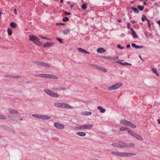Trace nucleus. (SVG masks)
<instances>
[{
  "label": "nucleus",
  "instance_id": "20e7f679",
  "mask_svg": "<svg viewBox=\"0 0 160 160\" xmlns=\"http://www.w3.org/2000/svg\"><path fill=\"white\" fill-rule=\"evenodd\" d=\"M93 127L92 124H85L82 126H80L77 127L78 130L89 129L92 128Z\"/></svg>",
  "mask_w": 160,
  "mask_h": 160
},
{
  "label": "nucleus",
  "instance_id": "72a5a7b5",
  "mask_svg": "<svg viewBox=\"0 0 160 160\" xmlns=\"http://www.w3.org/2000/svg\"><path fill=\"white\" fill-rule=\"evenodd\" d=\"M102 58L106 59L108 60H112V57H105L104 56H103L102 57Z\"/></svg>",
  "mask_w": 160,
  "mask_h": 160
},
{
  "label": "nucleus",
  "instance_id": "69168bd1",
  "mask_svg": "<svg viewBox=\"0 0 160 160\" xmlns=\"http://www.w3.org/2000/svg\"><path fill=\"white\" fill-rule=\"evenodd\" d=\"M74 6L73 4H72L70 5V7L71 8H72Z\"/></svg>",
  "mask_w": 160,
  "mask_h": 160
},
{
  "label": "nucleus",
  "instance_id": "1a4fd4ad",
  "mask_svg": "<svg viewBox=\"0 0 160 160\" xmlns=\"http://www.w3.org/2000/svg\"><path fill=\"white\" fill-rule=\"evenodd\" d=\"M73 107L65 103H61V108H63L72 109Z\"/></svg>",
  "mask_w": 160,
  "mask_h": 160
},
{
  "label": "nucleus",
  "instance_id": "7c9ffc66",
  "mask_svg": "<svg viewBox=\"0 0 160 160\" xmlns=\"http://www.w3.org/2000/svg\"><path fill=\"white\" fill-rule=\"evenodd\" d=\"M130 123H129L128 126H130L131 128H136V126L134 124L130 122Z\"/></svg>",
  "mask_w": 160,
  "mask_h": 160
},
{
  "label": "nucleus",
  "instance_id": "a19ab883",
  "mask_svg": "<svg viewBox=\"0 0 160 160\" xmlns=\"http://www.w3.org/2000/svg\"><path fill=\"white\" fill-rule=\"evenodd\" d=\"M82 8L83 9H85L87 8L86 5L85 4H82Z\"/></svg>",
  "mask_w": 160,
  "mask_h": 160
},
{
  "label": "nucleus",
  "instance_id": "49530a36",
  "mask_svg": "<svg viewBox=\"0 0 160 160\" xmlns=\"http://www.w3.org/2000/svg\"><path fill=\"white\" fill-rule=\"evenodd\" d=\"M132 64L130 63H128L127 62H124V65H131Z\"/></svg>",
  "mask_w": 160,
  "mask_h": 160
},
{
  "label": "nucleus",
  "instance_id": "052dcab7",
  "mask_svg": "<svg viewBox=\"0 0 160 160\" xmlns=\"http://www.w3.org/2000/svg\"><path fill=\"white\" fill-rule=\"evenodd\" d=\"M130 47V45L129 44H128L126 46V48H129V47Z\"/></svg>",
  "mask_w": 160,
  "mask_h": 160
},
{
  "label": "nucleus",
  "instance_id": "3c124183",
  "mask_svg": "<svg viewBox=\"0 0 160 160\" xmlns=\"http://www.w3.org/2000/svg\"><path fill=\"white\" fill-rule=\"evenodd\" d=\"M152 70L154 73H156L157 72V70L155 68H152Z\"/></svg>",
  "mask_w": 160,
  "mask_h": 160
},
{
  "label": "nucleus",
  "instance_id": "13d9d810",
  "mask_svg": "<svg viewBox=\"0 0 160 160\" xmlns=\"http://www.w3.org/2000/svg\"><path fill=\"white\" fill-rule=\"evenodd\" d=\"M14 12L15 14H17V12L16 9H14Z\"/></svg>",
  "mask_w": 160,
  "mask_h": 160
},
{
  "label": "nucleus",
  "instance_id": "a18cd8bd",
  "mask_svg": "<svg viewBox=\"0 0 160 160\" xmlns=\"http://www.w3.org/2000/svg\"><path fill=\"white\" fill-rule=\"evenodd\" d=\"M112 59H116L118 60H119L118 59V57H113L112 58Z\"/></svg>",
  "mask_w": 160,
  "mask_h": 160
},
{
  "label": "nucleus",
  "instance_id": "412c9836",
  "mask_svg": "<svg viewBox=\"0 0 160 160\" xmlns=\"http://www.w3.org/2000/svg\"><path fill=\"white\" fill-rule=\"evenodd\" d=\"M76 134L81 137H83L86 135V134L84 132H78Z\"/></svg>",
  "mask_w": 160,
  "mask_h": 160
},
{
  "label": "nucleus",
  "instance_id": "bb28decb",
  "mask_svg": "<svg viewBox=\"0 0 160 160\" xmlns=\"http://www.w3.org/2000/svg\"><path fill=\"white\" fill-rule=\"evenodd\" d=\"M82 114L85 116L90 115L92 114V112H90L85 111L83 112Z\"/></svg>",
  "mask_w": 160,
  "mask_h": 160
},
{
  "label": "nucleus",
  "instance_id": "a878e982",
  "mask_svg": "<svg viewBox=\"0 0 160 160\" xmlns=\"http://www.w3.org/2000/svg\"><path fill=\"white\" fill-rule=\"evenodd\" d=\"M8 118L11 121H16V118L15 116H8Z\"/></svg>",
  "mask_w": 160,
  "mask_h": 160
},
{
  "label": "nucleus",
  "instance_id": "f3484780",
  "mask_svg": "<svg viewBox=\"0 0 160 160\" xmlns=\"http://www.w3.org/2000/svg\"><path fill=\"white\" fill-rule=\"evenodd\" d=\"M29 40L33 42L37 38V37H35V36L30 35L29 36Z\"/></svg>",
  "mask_w": 160,
  "mask_h": 160
},
{
  "label": "nucleus",
  "instance_id": "4d7b16f0",
  "mask_svg": "<svg viewBox=\"0 0 160 160\" xmlns=\"http://www.w3.org/2000/svg\"><path fill=\"white\" fill-rule=\"evenodd\" d=\"M41 75H42V74H37L36 75V76L37 77H41V76H42Z\"/></svg>",
  "mask_w": 160,
  "mask_h": 160
},
{
  "label": "nucleus",
  "instance_id": "f257e3e1",
  "mask_svg": "<svg viewBox=\"0 0 160 160\" xmlns=\"http://www.w3.org/2000/svg\"><path fill=\"white\" fill-rule=\"evenodd\" d=\"M111 153L115 156L123 157H130L136 155V154L133 153L119 152L117 151H112Z\"/></svg>",
  "mask_w": 160,
  "mask_h": 160
},
{
  "label": "nucleus",
  "instance_id": "2f4dec72",
  "mask_svg": "<svg viewBox=\"0 0 160 160\" xmlns=\"http://www.w3.org/2000/svg\"><path fill=\"white\" fill-rule=\"evenodd\" d=\"M10 26L13 28H15L17 26L16 23L14 22H12L10 24Z\"/></svg>",
  "mask_w": 160,
  "mask_h": 160
},
{
  "label": "nucleus",
  "instance_id": "4be33fe9",
  "mask_svg": "<svg viewBox=\"0 0 160 160\" xmlns=\"http://www.w3.org/2000/svg\"><path fill=\"white\" fill-rule=\"evenodd\" d=\"M32 116V117L37 118L41 119L42 115L38 114H33Z\"/></svg>",
  "mask_w": 160,
  "mask_h": 160
},
{
  "label": "nucleus",
  "instance_id": "c756f323",
  "mask_svg": "<svg viewBox=\"0 0 160 160\" xmlns=\"http://www.w3.org/2000/svg\"><path fill=\"white\" fill-rule=\"evenodd\" d=\"M131 9L133 10L134 12L135 13H138L139 12V11L136 8H134L133 7H131Z\"/></svg>",
  "mask_w": 160,
  "mask_h": 160
},
{
  "label": "nucleus",
  "instance_id": "cd10ccee",
  "mask_svg": "<svg viewBox=\"0 0 160 160\" xmlns=\"http://www.w3.org/2000/svg\"><path fill=\"white\" fill-rule=\"evenodd\" d=\"M61 103L58 102H55L54 104V105L55 106L59 108H61Z\"/></svg>",
  "mask_w": 160,
  "mask_h": 160
},
{
  "label": "nucleus",
  "instance_id": "e2e57ef3",
  "mask_svg": "<svg viewBox=\"0 0 160 160\" xmlns=\"http://www.w3.org/2000/svg\"><path fill=\"white\" fill-rule=\"evenodd\" d=\"M21 76H17L16 77H14V78H21Z\"/></svg>",
  "mask_w": 160,
  "mask_h": 160
},
{
  "label": "nucleus",
  "instance_id": "864d4df0",
  "mask_svg": "<svg viewBox=\"0 0 160 160\" xmlns=\"http://www.w3.org/2000/svg\"><path fill=\"white\" fill-rule=\"evenodd\" d=\"M116 62L117 63H119L121 65H124V62H119V61H116Z\"/></svg>",
  "mask_w": 160,
  "mask_h": 160
},
{
  "label": "nucleus",
  "instance_id": "0e129e2a",
  "mask_svg": "<svg viewBox=\"0 0 160 160\" xmlns=\"http://www.w3.org/2000/svg\"><path fill=\"white\" fill-rule=\"evenodd\" d=\"M146 20L148 22V23H150V20L148 19H146Z\"/></svg>",
  "mask_w": 160,
  "mask_h": 160
},
{
  "label": "nucleus",
  "instance_id": "774afa93",
  "mask_svg": "<svg viewBox=\"0 0 160 160\" xmlns=\"http://www.w3.org/2000/svg\"><path fill=\"white\" fill-rule=\"evenodd\" d=\"M158 124H160V119L158 120Z\"/></svg>",
  "mask_w": 160,
  "mask_h": 160
},
{
  "label": "nucleus",
  "instance_id": "c85d7f7f",
  "mask_svg": "<svg viewBox=\"0 0 160 160\" xmlns=\"http://www.w3.org/2000/svg\"><path fill=\"white\" fill-rule=\"evenodd\" d=\"M7 118V117L2 114H0V119L5 120Z\"/></svg>",
  "mask_w": 160,
  "mask_h": 160
},
{
  "label": "nucleus",
  "instance_id": "f03ea898",
  "mask_svg": "<svg viewBox=\"0 0 160 160\" xmlns=\"http://www.w3.org/2000/svg\"><path fill=\"white\" fill-rule=\"evenodd\" d=\"M112 145L113 147L120 148H126V143L122 141L119 142L118 143H113Z\"/></svg>",
  "mask_w": 160,
  "mask_h": 160
},
{
  "label": "nucleus",
  "instance_id": "4468645a",
  "mask_svg": "<svg viewBox=\"0 0 160 160\" xmlns=\"http://www.w3.org/2000/svg\"><path fill=\"white\" fill-rule=\"evenodd\" d=\"M54 44V43L53 42H47L43 45V47L44 48L51 47Z\"/></svg>",
  "mask_w": 160,
  "mask_h": 160
},
{
  "label": "nucleus",
  "instance_id": "393cba45",
  "mask_svg": "<svg viewBox=\"0 0 160 160\" xmlns=\"http://www.w3.org/2000/svg\"><path fill=\"white\" fill-rule=\"evenodd\" d=\"M128 132L131 136L133 137H134L136 134L135 132L129 129H128Z\"/></svg>",
  "mask_w": 160,
  "mask_h": 160
},
{
  "label": "nucleus",
  "instance_id": "423d86ee",
  "mask_svg": "<svg viewBox=\"0 0 160 160\" xmlns=\"http://www.w3.org/2000/svg\"><path fill=\"white\" fill-rule=\"evenodd\" d=\"M122 85V84L121 83H116L112 85L110 87L107 88V89L109 90H112L119 88Z\"/></svg>",
  "mask_w": 160,
  "mask_h": 160
},
{
  "label": "nucleus",
  "instance_id": "ea45409f",
  "mask_svg": "<svg viewBox=\"0 0 160 160\" xmlns=\"http://www.w3.org/2000/svg\"><path fill=\"white\" fill-rule=\"evenodd\" d=\"M68 20H69V18L67 17H66L64 18H63V19H62V20L64 22H67V21H68Z\"/></svg>",
  "mask_w": 160,
  "mask_h": 160
},
{
  "label": "nucleus",
  "instance_id": "0eeeda50",
  "mask_svg": "<svg viewBox=\"0 0 160 160\" xmlns=\"http://www.w3.org/2000/svg\"><path fill=\"white\" fill-rule=\"evenodd\" d=\"M41 77L49 79L53 78L57 79H58V77L55 75L52 74H42Z\"/></svg>",
  "mask_w": 160,
  "mask_h": 160
},
{
  "label": "nucleus",
  "instance_id": "37998d69",
  "mask_svg": "<svg viewBox=\"0 0 160 160\" xmlns=\"http://www.w3.org/2000/svg\"><path fill=\"white\" fill-rule=\"evenodd\" d=\"M117 47L121 49H122L124 48V47H121L120 45H117Z\"/></svg>",
  "mask_w": 160,
  "mask_h": 160
},
{
  "label": "nucleus",
  "instance_id": "9d476101",
  "mask_svg": "<svg viewBox=\"0 0 160 160\" xmlns=\"http://www.w3.org/2000/svg\"><path fill=\"white\" fill-rule=\"evenodd\" d=\"M8 110L9 113L11 114H18L19 113V112L16 109L8 108Z\"/></svg>",
  "mask_w": 160,
  "mask_h": 160
},
{
  "label": "nucleus",
  "instance_id": "6e6d98bb",
  "mask_svg": "<svg viewBox=\"0 0 160 160\" xmlns=\"http://www.w3.org/2000/svg\"><path fill=\"white\" fill-rule=\"evenodd\" d=\"M64 13L65 14V15H70V12H65Z\"/></svg>",
  "mask_w": 160,
  "mask_h": 160
},
{
  "label": "nucleus",
  "instance_id": "c03bdc74",
  "mask_svg": "<svg viewBox=\"0 0 160 160\" xmlns=\"http://www.w3.org/2000/svg\"><path fill=\"white\" fill-rule=\"evenodd\" d=\"M39 37L41 38H42L43 39H46L47 40H50V39H49V38H48L46 37H42L40 36H39Z\"/></svg>",
  "mask_w": 160,
  "mask_h": 160
},
{
  "label": "nucleus",
  "instance_id": "6ab92c4d",
  "mask_svg": "<svg viewBox=\"0 0 160 160\" xmlns=\"http://www.w3.org/2000/svg\"><path fill=\"white\" fill-rule=\"evenodd\" d=\"M134 137L138 140H143V138L141 136L137 134L136 133Z\"/></svg>",
  "mask_w": 160,
  "mask_h": 160
},
{
  "label": "nucleus",
  "instance_id": "aec40b11",
  "mask_svg": "<svg viewBox=\"0 0 160 160\" xmlns=\"http://www.w3.org/2000/svg\"><path fill=\"white\" fill-rule=\"evenodd\" d=\"M51 118V117L48 115H42L41 119L43 120H49Z\"/></svg>",
  "mask_w": 160,
  "mask_h": 160
},
{
  "label": "nucleus",
  "instance_id": "58836bf2",
  "mask_svg": "<svg viewBox=\"0 0 160 160\" xmlns=\"http://www.w3.org/2000/svg\"><path fill=\"white\" fill-rule=\"evenodd\" d=\"M56 39L57 40L58 42L61 43H63V41L61 38H56Z\"/></svg>",
  "mask_w": 160,
  "mask_h": 160
},
{
  "label": "nucleus",
  "instance_id": "9b49d317",
  "mask_svg": "<svg viewBox=\"0 0 160 160\" xmlns=\"http://www.w3.org/2000/svg\"><path fill=\"white\" fill-rule=\"evenodd\" d=\"M95 68L104 72H106L107 71V69L105 68L104 67L99 66L97 65H95Z\"/></svg>",
  "mask_w": 160,
  "mask_h": 160
},
{
  "label": "nucleus",
  "instance_id": "dca6fc26",
  "mask_svg": "<svg viewBox=\"0 0 160 160\" xmlns=\"http://www.w3.org/2000/svg\"><path fill=\"white\" fill-rule=\"evenodd\" d=\"M33 42L38 46H41L42 44V42L39 41V39L38 38Z\"/></svg>",
  "mask_w": 160,
  "mask_h": 160
},
{
  "label": "nucleus",
  "instance_id": "f704fd0d",
  "mask_svg": "<svg viewBox=\"0 0 160 160\" xmlns=\"http://www.w3.org/2000/svg\"><path fill=\"white\" fill-rule=\"evenodd\" d=\"M7 31L8 34L9 35H11L12 34V31L11 29L9 28H8Z\"/></svg>",
  "mask_w": 160,
  "mask_h": 160
},
{
  "label": "nucleus",
  "instance_id": "8fccbe9b",
  "mask_svg": "<svg viewBox=\"0 0 160 160\" xmlns=\"http://www.w3.org/2000/svg\"><path fill=\"white\" fill-rule=\"evenodd\" d=\"M64 24H65L64 23H56V25H57V26H58V25H64Z\"/></svg>",
  "mask_w": 160,
  "mask_h": 160
},
{
  "label": "nucleus",
  "instance_id": "79ce46f5",
  "mask_svg": "<svg viewBox=\"0 0 160 160\" xmlns=\"http://www.w3.org/2000/svg\"><path fill=\"white\" fill-rule=\"evenodd\" d=\"M147 18L145 16L143 15L142 17V21H144L145 20H146Z\"/></svg>",
  "mask_w": 160,
  "mask_h": 160
},
{
  "label": "nucleus",
  "instance_id": "a211bd4d",
  "mask_svg": "<svg viewBox=\"0 0 160 160\" xmlns=\"http://www.w3.org/2000/svg\"><path fill=\"white\" fill-rule=\"evenodd\" d=\"M135 146V143H126V148L129 147H134Z\"/></svg>",
  "mask_w": 160,
  "mask_h": 160
},
{
  "label": "nucleus",
  "instance_id": "2eb2a0df",
  "mask_svg": "<svg viewBox=\"0 0 160 160\" xmlns=\"http://www.w3.org/2000/svg\"><path fill=\"white\" fill-rule=\"evenodd\" d=\"M130 30L131 31V34L133 36V38H138V35L135 31L133 30V28H131Z\"/></svg>",
  "mask_w": 160,
  "mask_h": 160
},
{
  "label": "nucleus",
  "instance_id": "09e8293b",
  "mask_svg": "<svg viewBox=\"0 0 160 160\" xmlns=\"http://www.w3.org/2000/svg\"><path fill=\"white\" fill-rule=\"evenodd\" d=\"M143 46H137L136 49L142 48H143Z\"/></svg>",
  "mask_w": 160,
  "mask_h": 160
},
{
  "label": "nucleus",
  "instance_id": "603ef678",
  "mask_svg": "<svg viewBox=\"0 0 160 160\" xmlns=\"http://www.w3.org/2000/svg\"><path fill=\"white\" fill-rule=\"evenodd\" d=\"M53 90L54 91H59V87H58L57 88H55L53 89Z\"/></svg>",
  "mask_w": 160,
  "mask_h": 160
},
{
  "label": "nucleus",
  "instance_id": "39448f33",
  "mask_svg": "<svg viewBox=\"0 0 160 160\" xmlns=\"http://www.w3.org/2000/svg\"><path fill=\"white\" fill-rule=\"evenodd\" d=\"M34 63L36 65L41 67L45 68H50L51 67L50 64L44 62L36 61Z\"/></svg>",
  "mask_w": 160,
  "mask_h": 160
},
{
  "label": "nucleus",
  "instance_id": "b1692460",
  "mask_svg": "<svg viewBox=\"0 0 160 160\" xmlns=\"http://www.w3.org/2000/svg\"><path fill=\"white\" fill-rule=\"evenodd\" d=\"M98 109L100 110V112L101 113H104L106 111V110L104 108H102L100 106H98Z\"/></svg>",
  "mask_w": 160,
  "mask_h": 160
},
{
  "label": "nucleus",
  "instance_id": "e433bc0d",
  "mask_svg": "<svg viewBox=\"0 0 160 160\" xmlns=\"http://www.w3.org/2000/svg\"><path fill=\"white\" fill-rule=\"evenodd\" d=\"M59 91L60 90H62V91H65L66 90V88L64 87H59Z\"/></svg>",
  "mask_w": 160,
  "mask_h": 160
},
{
  "label": "nucleus",
  "instance_id": "de8ad7c7",
  "mask_svg": "<svg viewBox=\"0 0 160 160\" xmlns=\"http://www.w3.org/2000/svg\"><path fill=\"white\" fill-rule=\"evenodd\" d=\"M132 46L133 47L135 48L136 49L137 46L136 44L135 43H132L131 44Z\"/></svg>",
  "mask_w": 160,
  "mask_h": 160
},
{
  "label": "nucleus",
  "instance_id": "5701e85b",
  "mask_svg": "<svg viewBox=\"0 0 160 160\" xmlns=\"http://www.w3.org/2000/svg\"><path fill=\"white\" fill-rule=\"evenodd\" d=\"M97 51V52L99 53H101L105 52V50L103 48H98Z\"/></svg>",
  "mask_w": 160,
  "mask_h": 160
},
{
  "label": "nucleus",
  "instance_id": "680f3d73",
  "mask_svg": "<svg viewBox=\"0 0 160 160\" xmlns=\"http://www.w3.org/2000/svg\"><path fill=\"white\" fill-rule=\"evenodd\" d=\"M157 23L159 25L160 27V20L157 22Z\"/></svg>",
  "mask_w": 160,
  "mask_h": 160
},
{
  "label": "nucleus",
  "instance_id": "c9c22d12",
  "mask_svg": "<svg viewBox=\"0 0 160 160\" xmlns=\"http://www.w3.org/2000/svg\"><path fill=\"white\" fill-rule=\"evenodd\" d=\"M128 129L127 128L122 127L121 128H120L119 130L121 131H124V130H128Z\"/></svg>",
  "mask_w": 160,
  "mask_h": 160
},
{
  "label": "nucleus",
  "instance_id": "473e14b6",
  "mask_svg": "<svg viewBox=\"0 0 160 160\" xmlns=\"http://www.w3.org/2000/svg\"><path fill=\"white\" fill-rule=\"evenodd\" d=\"M69 32V30L68 29H66L63 31V33L65 34H67Z\"/></svg>",
  "mask_w": 160,
  "mask_h": 160
},
{
  "label": "nucleus",
  "instance_id": "7ed1b4c3",
  "mask_svg": "<svg viewBox=\"0 0 160 160\" xmlns=\"http://www.w3.org/2000/svg\"><path fill=\"white\" fill-rule=\"evenodd\" d=\"M44 91L48 95L52 97L58 98L59 97V95L57 93L51 90L48 89H45L44 90Z\"/></svg>",
  "mask_w": 160,
  "mask_h": 160
},
{
  "label": "nucleus",
  "instance_id": "5fc2aeb1",
  "mask_svg": "<svg viewBox=\"0 0 160 160\" xmlns=\"http://www.w3.org/2000/svg\"><path fill=\"white\" fill-rule=\"evenodd\" d=\"M130 23H127V27H128V29H129L130 28Z\"/></svg>",
  "mask_w": 160,
  "mask_h": 160
},
{
  "label": "nucleus",
  "instance_id": "ddd939ff",
  "mask_svg": "<svg viewBox=\"0 0 160 160\" xmlns=\"http://www.w3.org/2000/svg\"><path fill=\"white\" fill-rule=\"evenodd\" d=\"M77 49L79 52H82L85 54H90V53L89 52L81 48H78Z\"/></svg>",
  "mask_w": 160,
  "mask_h": 160
},
{
  "label": "nucleus",
  "instance_id": "f8f14e48",
  "mask_svg": "<svg viewBox=\"0 0 160 160\" xmlns=\"http://www.w3.org/2000/svg\"><path fill=\"white\" fill-rule=\"evenodd\" d=\"M120 122L122 124L127 126H128L129 123H130V122L125 119H122L120 120Z\"/></svg>",
  "mask_w": 160,
  "mask_h": 160
},
{
  "label": "nucleus",
  "instance_id": "bf43d9fd",
  "mask_svg": "<svg viewBox=\"0 0 160 160\" xmlns=\"http://www.w3.org/2000/svg\"><path fill=\"white\" fill-rule=\"evenodd\" d=\"M139 58H140V59H141L142 61H144V60H143V59H142V58L141 56V55H139Z\"/></svg>",
  "mask_w": 160,
  "mask_h": 160
},
{
  "label": "nucleus",
  "instance_id": "338daca9",
  "mask_svg": "<svg viewBox=\"0 0 160 160\" xmlns=\"http://www.w3.org/2000/svg\"><path fill=\"white\" fill-rule=\"evenodd\" d=\"M148 25L149 27L150 28L151 26H150V23H148Z\"/></svg>",
  "mask_w": 160,
  "mask_h": 160
},
{
  "label": "nucleus",
  "instance_id": "6e6552de",
  "mask_svg": "<svg viewBox=\"0 0 160 160\" xmlns=\"http://www.w3.org/2000/svg\"><path fill=\"white\" fill-rule=\"evenodd\" d=\"M54 125L55 128L58 129H62L64 128V126L63 124L58 122H55Z\"/></svg>",
  "mask_w": 160,
  "mask_h": 160
},
{
  "label": "nucleus",
  "instance_id": "4c0bfd02",
  "mask_svg": "<svg viewBox=\"0 0 160 160\" xmlns=\"http://www.w3.org/2000/svg\"><path fill=\"white\" fill-rule=\"evenodd\" d=\"M138 8H139L140 10L142 11L144 8V7L143 6H138Z\"/></svg>",
  "mask_w": 160,
  "mask_h": 160
}]
</instances>
